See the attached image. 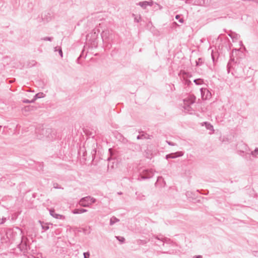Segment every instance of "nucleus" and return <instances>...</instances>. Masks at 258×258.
<instances>
[{"label": "nucleus", "mask_w": 258, "mask_h": 258, "mask_svg": "<svg viewBox=\"0 0 258 258\" xmlns=\"http://www.w3.org/2000/svg\"><path fill=\"white\" fill-rule=\"evenodd\" d=\"M35 133L37 138L40 140L47 139L49 141L56 138V132L49 128L39 127L36 129Z\"/></svg>", "instance_id": "f257e3e1"}, {"label": "nucleus", "mask_w": 258, "mask_h": 258, "mask_svg": "<svg viewBox=\"0 0 258 258\" xmlns=\"http://www.w3.org/2000/svg\"><path fill=\"white\" fill-rule=\"evenodd\" d=\"M196 99V98L194 95H189L183 100V103L181 105L185 112L192 114L194 109L192 106L195 103Z\"/></svg>", "instance_id": "f03ea898"}, {"label": "nucleus", "mask_w": 258, "mask_h": 258, "mask_svg": "<svg viewBox=\"0 0 258 258\" xmlns=\"http://www.w3.org/2000/svg\"><path fill=\"white\" fill-rule=\"evenodd\" d=\"M96 202V199L90 196L82 198L79 201V205L84 207H88Z\"/></svg>", "instance_id": "7ed1b4c3"}, {"label": "nucleus", "mask_w": 258, "mask_h": 258, "mask_svg": "<svg viewBox=\"0 0 258 258\" xmlns=\"http://www.w3.org/2000/svg\"><path fill=\"white\" fill-rule=\"evenodd\" d=\"M27 238L23 235L21 237V242L18 245V247L21 251L25 252L28 250V245L27 244Z\"/></svg>", "instance_id": "20e7f679"}, {"label": "nucleus", "mask_w": 258, "mask_h": 258, "mask_svg": "<svg viewBox=\"0 0 258 258\" xmlns=\"http://www.w3.org/2000/svg\"><path fill=\"white\" fill-rule=\"evenodd\" d=\"M154 175V173L152 169L144 170L143 171L142 174L141 175V179L139 180H144L151 178Z\"/></svg>", "instance_id": "39448f33"}, {"label": "nucleus", "mask_w": 258, "mask_h": 258, "mask_svg": "<svg viewBox=\"0 0 258 258\" xmlns=\"http://www.w3.org/2000/svg\"><path fill=\"white\" fill-rule=\"evenodd\" d=\"M202 98L204 100H207L211 98L212 96L211 93L206 88H201L200 89Z\"/></svg>", "instance_id": "423d86ee"}, {"label": "nucleus", "mask_w": 258, "mask_h": 258, "mask_svg": "<svg viewBox=\"0 0 258 258\" xmlns=\"http://www.w3.org/2000/svg\"><path fill=\"white\" fill-rule=\"evenodd\" d=\"M155 238L158 240V242H155L158 245H160V243H162V245L164 246L165 243H168L170 241L169 239L163 237L162 235L156 236Z\"/></svg>", "instance_id": "0eeeda50"}, {"label": "nucleus", "mask_w": 258, "mask_h": 258, "mask_svg": "<svg viewBox=\"0 0 258 258\" xmlns=\"http://www.w3.org/2000/svg\"><path fill=\"white\" fill-rule=\"evenodd\" d=\"M183 155V152L182 151L176 152L175 153H170L166 155V159H168L176 158L178 157H181Z\"/></svg>", "instance_id": "6e6552de"}, {"label": "nucleus", "mask_w": 258, "mask_h": 258, "mask_svg": "<svg viewBox=\"0 0 258 258\" xmlns=\"http://www.w3.org/2000/svg\"><path fill=\"white\" fill-rule=\"evenodd\" d=\"M49 213L51 216L55 219L62 220H64L65 219V217L63 215L56 214L53 209L49 210Z\"/></svg>", "instance_id": "1a4fd4ad"}, {"label": "nucleus", "mask_w": 258, "mask_h": 258, "mask_svg": "<svg viewBox=\"0 0 258 258\" xmlns=\"http://www.w3.org/2000/svg\"><path fill=\"white\" fill-rule=\"evenodd\" d=\"M137 5H139L144 9H145L147 6H152L153 5V2L147 1L141 2L138 3Z\"/></svg>", "instance_id": "9d476101"}, {"label": "nucleus", "mask_w": 258, "mask_h": 258, "mask_svg": "<svg viewBox=\"0 0 258 258\" xmlns=\"http://www.w3.org/2000/svg\"><path fill=\"white\" fill-rule=\"evenodd\" d=\"M201 125L202 126L205 125L206 128L207 130L211 131V133H210V134H212L214 133V130L213 126L210 123L208 122H204L201 123Z\"/></svg>", "instance_id": "9b49d317"}, {"label": "nucleus", "mask_w": 258, "mask_h": 258, "mask_svg": "<svg viewBox=\"0 0 258 258\" xmlns=\"http://www.w3.org/2000/svg\"><path fill=\"white\" fill-rule=\"evenodd\" d=\"M86 212H87V210L85 209H76L72 211V213L74 214H79Z\"/></svg>", "instance_id": "f8f14e48"}, {"label": "nucleus", "mask_w": 258, "mask_h": 258, "mask_svg": "<svg viewBox=\"0 0 258 258\" xmlns=\"http://www.w3.org/2000/svg\"><path fill=\"white\" fill-rule=\"evenodd\" d=\"M45 96V95L43 93L40 92L35 94L33 98V101L35 102L36 100L38 98H43Z\"/></svg>", "instance_id": "ddd939ff"}, {"label": "nucleus", "mask_w": 258, "mask_h": 258, "mask_svg": "<svg viewBox=\"0 0 258 258\" xmlns=\"http://www.w3.org/2000/svg\"><path fill=\"white\" fill-rule=\"evenodd\" d=\"M119 221V220L116 218L114 216L112 217L110 219V222L109 224L110 225L112 226L113 224H114L115 223L118 222Z\"/></svg>", "instance_id": "4468645a"}, {"label": "nucleus", "mask_w": 258, "mask_h": 258, "mask_svg": "<svg viewBox=\"0 0 258 258\" xmlns=\"http://www.w3.org/2000/svg\"><path fill=\"white\" fill-rule=\"evenodd\" d=\"M148 135L146 134H142L138 135L137 137L138 140L142 139H147L148 138Z\"/></svg>", "instance_id": "2eb2a0df"}, {"label": "nucleus", "mask_w": 258, "mask_h": 258, "mask_svg": "<svg viewBox=\"0 0 258 258\" xmlns=\"http://www.w3.org/2000/svg\"><path fill=\"white\" fill-rule=\"evenodd\" d=\"M253 157L256 158L258 155V148H256L253 151H251L250 154Z\"/></svg>", "instance_id": "dca6fc26"}, {"label": "nucleus", "mask_w": 258, "mask_h": 258, "mask_svg": "<svg viewBox=\"0 0 258 258\" xmlns=\"http://www.w3.org/2000/svg\"><path fill=\"white\" fill-rule=\"evenodd\" d=\"M194 82L196 85H201L203 83V80L201 79H195Z\"/></svg>", "instance_id": "f3484780"}, {"label": "nucleus", "mask_w": 258, "mask_h": 258, "mask_svg": "<svg viewBox=\"0 0 258 258\" xmlns=\"http://www.w3.org/2000/svg\"><path fill=\"white\" fill-rule=\"evenodd\" d=\"M133 17H134V21L137 23H139L140 21H141V16H139V18H138L135 14H133L132 15Z\"/></svg>", "instance_id": "a211bd4d"}, {"label": "nucleus", "mask_w": 258, "mask_h": 258, "mask_svg": "<svg viewBox=\"0 0 258 258\" xmlns=\"http://www.w3.org/2000/svg\"><path fill=\"white\" fill-rule=\"evenodd\" d=\"M41 39L44 41H52L53 39V38L52 37H44L42 38Z\"/></svg>", "instance_id": "6ab92c4d"}, {"label": "nucleus", "mask_w": 258, "mask_h": 258, "mask_svg": "<svg viewBox=\"0 0 258 258\" xmlns=\"http://www.w3.org/2000/svg\"><path fill=\"white\" fill-rule=\"evenodd\" d=\"M239 146H241V149H242L243 150H246L248 148L246 144H244L243 143H240L239 144Z\"/></svg>", "instance_id": "aec40b11"}, {"label": "nucleus", "mask_w": 258, "mask_h": 258, "mask_svg": "<svg viewBox=\"0 0 258 258\" xmlns=\"http://www.w3.org/2000/svg\"><path fill=\"white\" fill-rule=\"evenodd\" d=\"M116 238L120 242H121V243H123L124 242V240H125V239L123 237H121V236H115Z\"/></svg>", "instance_id": "412c9836"}, {"label": "nucleus", "mask_w": 258, "mask_h": 258, "mask_svg": "<svg viewBox=\"0 0 258 258\" xmlns=\"http://www.w3.org/2000/svg\"><path fill=\"white\" fill-rule=\"evenodd\" d=\"M175 19L176 20H178L179 22L181 23H182L183 22V20L182 18H180V16L179 15H177L175 16Z\"/></svg>", "instance_id": "4be33fe9"}, {"label": "nucleus", "mask_w": 258, "mask_h": 258, "mask_svg": "<svg viewBox=\"0 0 258 258\" xmlns=\"http://www.w3.org/2000/svg\"><path fill=\"white\" fill-rule=\"evenodd\" d=\"M160 181H163V179L162 177H158V178H157V181L155 183V185L156 186H158V182Z\"/></svg>", "instance_id": "5701e85b"}, {"label": "nucleus", "mask_w": 258, "mask_h": 258, "mask_svg": "<svg viewBox=\"0 0 258 258\" xmlns=\"http://www.w3.org/2000/svg\"><path fill=\"white\" fill-rule=\"evenodd\" d=\"M84 258H89L90 253L89 252H86L83 253Z\"/></svg>", "instance_id": "b1692460"}, {"label": "nucleus", "mask_w": 258, "mask_h": 258, "mask_svg": "<svg viewBox=\"0 0 258 258\" xmlns=\"http://www.w3.org/2000/svg\"><path fill=\"white\" fill-rule=\"evenodd\" d=\"M41 227H42V229H43L44 231L47 230L49 229L48 226H47L46 224H45V225L42 224Z\"/></svg>", "instance_id": "393cba45"}, {"label": "nucleus", "mask_w": 258, "mask_h": 258, "mask_svg": "<svg viewBox=\"0 0 258 258\" xmlns=\"http://www.w3.org/2000/svg\"><path fill=\"white\" fill-rule=\"evenodd\" d=\"M23 102L25 103H33L34 101H33V99H32L31 100H29L28 99H25L23 100Z\"/></svg>", "instance_id": "a878e982"}, {"label": "nucleus", "mask_w": 258, "mask_h": 258, "mask_svg": "<svg viewBox=\"0 0 258 258\" xmlns=\"http://www.w3.org/2000/svg\"><path fill=\"white\" fill-rule=\"evenodd\" d=\"M58 53H59V54L60 55V56L62 57V56H63V53H62V50H61V48H59L58 49Z\"/></svg>", "instance_id": "bb28decb"}, {"label": "nucleus", "mask_w": 258, "mask_h": 258, "mask_svg": "<svg viewBox=\"0 0 258 258\" xmlns=\"http://www.w3.org/2000/svg\"><path fill=\"white\" fill-rule=\"evenodd\" d=\"M166 142L170 146H174L176 145L175 143H174L170 142V141H166Z\"/></svg>", "instance_id": "cd10ccee"}, {"label": "nucleus", "mask_w": 258, "mask_h": 258, "mask_svg": "<svg viewBox=\"0 0 258 258\" xmlns=\"http://www.w3.org/2000/svg\"><path fill=\"white\" fill-rule=\"evenodd\" d=\"M6 221V218H2V219H1L0 218V224H4Z\"/></svg>", "instance_id": "c85d7f7f"}, {"label": "nucleus", "mask_w": 258, "mask_h": 258, "mask_svg": "<svg viewBox=\"0 0 258 258\" xmlns=\"http://www.w3.org/2000/svg\"><path fill=\"white\" fill-rule=\"evenodd\" d=\"M107 34V32H105V31H103L102 32V33L101 34V36H102V38L103 39H104V38L105 37V36H106V35Z\"/></svg>", "instance_id": "c756f323"}, {"label": "nucleus", "mask_w": 258, "mask_h": 258, "mask_svg": "<svg viewBox=\"0 0 258 258\" xmlns=\"http://www.w3.org/2000/svg\"><path fill=\"white\" fill-rule=\"evenodd\" d=\"M83 52H84V51H82V53L80 54V56L78 58V59L77 60V61L78 63H79V60L80 58L82 56Z\"/></svg>", "instance_id": "7c9ffc66"}, {"label": "nucleus", "mask_w": 258, "mask_h": 258, "mask_svg": "<svg viewBox=\"0 0 258 258\" xmlns=\"http://www.w3.org/2000/svg\"><path fill=\"white\" fill-rule=\"evenodd\" d=\"M239 155L241 156H244V151H241V150H240L239 151Z\"/></svg>", "instance_id": "2f4dec72"}, {"label": "nucleus", "mask_w": 258, "mask_h": 258, "mask_svg": "<svg viewBox=\"0 0 258 258\" xmlns=\"http://www.w3.org/2000/svg\"><path fill=\"white\" fill-rule=\"evenodd\" d=\"M54 187L55 188H60V187L58 186V185L57 183L54 184Z\"/></svg>", "instance_id": "473e14b6"}, {"label": "nucleus", "mask_w": 258, "mask_h": 258, "mask_svg": "<svg viewBox=\"0 0 258 258\" xmlns=\"http://www.w3.org/2000/svg\"><path fill=\"white\" fill-rule=\"evenodd\" d=\"M253 254L256 256V257H258V251H254L253 252Z\"/></svg>", "instance_id": "72a5a7b5"}, {"label": "nucleus", "mask_w": 258, "mask_h": 258, "mask_svg": "<svg viewBox=\"0 0 258 258\" xmlns=\"http://www.w3.org/2000/svg\"><path fill=\"white\" fill-rule=\"evenodd\" d=\"M201 61H202V58H199V59H198V62L197 61V66L199 65V63Z\"/></svg>", "instance_id": "f704fd0d"}, {"label": "nucleus", "mask_w": 258, "mask_h": 258, "mask_svg": "<svg viewBox=\"0 0 258 258\" xmlns=\"http://www.w3.org/2000/svg\"><path fill=\"white\" fill-rule=\"evenodd\" d=\"M93 152L94 153V154H96V149H94L93 150Z\"/></svg>", "instance_id": "c9c22d12"}, {"label": "nucleus", "mask_w": 258, "mask_h": 258, "mask_svg": "<svg viewBox=\"0 0 258 258\" xmlns=\"http://www.w3.org/2000/svg\"><path fill=\"white\" fill-rule=\"evenodd\" d=\"M196 258H202V256L201 255H198L196 256Z\"/></svg>", "instance_id": "e433bc0d"}, {"label": "nucleus", "mask_w": 258, "mask_h": 258, "mask_svg": "<svg viewBox=\"0 0 258 258\" xmlns=\"http://www.w3.org/2000/svg\"><path fill=\"white\" fill-rule=\"evenodd\" d=\"M57 51V47H54V51Z\"/></svg>", "instance_id": "4c0bfd02"}, {"label": "nucleus", "mask_w": 258, "mask_h": 258, "mask_svg": "<svg viewBox=\"0 0 258 258\" xmlns=\"http://www.w3.org/2000/svg\"><path fill=\"white\" fill-rule=\"evenodd\" d=\"M118 194H119V195H121V194H122V193L120 192H118Z\"/></svg>", "instance_id": "58836bf2"}, {"label": "nucleus", "mask_w": 258, "mask_h": 258, "mask_svg": "<svg viewBox=\"0 0 258 258\" xmlns=\"http://www.w3.org/2000/svg\"><path fill=\"white\" fill-rule=\"evenodd\" d=\"M150 24H152V23H151V22H149V24H148V25H149Z\"/></svg>", "instance_id": "ea45409f"}]
</instances>
